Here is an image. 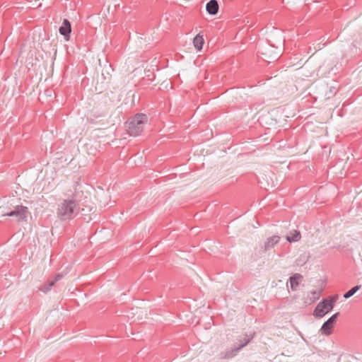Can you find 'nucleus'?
Wrapping results in <instances>:
<instances>
[{"mask_svg": "<svg viewBox=\"0 0 362 362\" xmlns=\"http://www.w3.org/2000/svg\"><path fill=\"white\" fill-rule=\"evenodd\" d=\"M279 240L280 237L279 235H273L267 238L263 246L264 251L272 249L277 243H279Z\"/></svg>", "mask_w": 362, "mask_h": 362, "instance_id": "obj_7", "label": "nucleus"}, {"mask_svg": "<svg viewBox=\"0 0 362 362\" xmlns=\"http://www.w3.org/2000/svg\"><path fill=\"white\" fill-rule=\"evenodd\" d=\"M338 300V296L335 295L329 298L323 299L316 306L314 310L315 317H324L334 306V303Z\"/></svg>", "mask_w": 362, "mask_h": 362, "instance_id": "obj_4", "label": "nucleus"}, {"mask_svg": "<svg viewBox=\"0 0 362 362\" xmlns=\"http://www.w3.org/2000/svg\"><path fill=\"white\" fill-rule=\"evenodd\" d=\"M193 45L197 51L202 50L204 45L203 36L200 34L197 35L193 39Z\"/></svg>", "mask_w": 362, "mask_h": 362, "instance_id": "obj_13", "label": "nucleus"}, {"mask_svg": "<svg viewBox=\"0 0 362 362\" xmlns=\"http://www.w3.org/2000/svg\"><path fill=\"white\" fill-rule=\"evenodd\" d=\"M240 352V347H237L234 344L233 346L230 349L222 351L219 354V357L221 359H230L235 357Z\"/></svg>", "mask_w": 362, "mask_h": 362, "instance_id": "obj_5", "label": "nucleus"}, {"mask_svg": "<svg viewBox=\"0 0 362 362\" xmlns=\"http://www.w3.org/2000/svg\"><path fill=\"white\" fill-rule=\"evenodd\" d=\"M338 316H339V313H335V314L332 315L331 317H338Z\"/></svg>", "mask_w": 362, "mask_h": 362, "instance_id": "obj_18", "label": "nucleus"}, {"mask_svg": "<svg viewBox=\"0 0 362 362\" xmlns=\"http://www.w3.org/2000/svg\"><path fill=\"white\" fill-rule=\"evenodd\" d=\"M303 276L300 274H295L293 276L289 278V282L291 288L293 291H296L297 287L299 285L300 281L302 279Z\"/></svg>", "mask_w": 362, "mask_h": 362, "instance_id": "obj_11", "label": "nucleus"}, {"mask_svg": "<svg viewBox=\"0 0 362 362\" xmlns=\"http://www.w3.org/2000/svg\"><path fill=\"white\" fill-rule=\"evenodd\" d=\"M252 338V337H250L247 334L239 336L236 339V342L235 343V344H236L237 347H240V351L250 342Z\"/></svg>", "mask_w": 362, "mask_h": 362, "instance_id": "obj_9", "label": "nucleus"}, {"mask_svg": "<svg viewBox=\"0 0 362 362\" xmlns=\"http://www.w3.org/2000/svg\"><path fill=\"white\" fill-rule=\"evenodd\" d=\"M337 318H328L326 322H325L321 327L322 333L325 334H329L332 332V327L336 322Z\"/></svg>", "mask_w": 362, "mask_h": 362, "instance_id": "obj_8", "label": "nucleus"}, {"mask_svg": "<svg viewBox=\"0 0 362 362\" xmlns=\"http://www.w3.org/2000/svg\"><path fill=\"white\" fill-rule=\"evenodd\" d=\"M360 287H361L360 286H356L353 287L348 292H346L344 294V298H350L360 288Z\"/></svg>", "mask_w": 362, "mask_h": 362, "instance_id": "obj_16", "label": "nucleus"}, {"mask_svg": "<svg viewBox=\"0 0 362 362\" xmlns=\"http://www.w3.org/2000/svg\"><path fill=\"white\" fill-rule=\"evenodd\" d=\"M206 11L210 15H216L218 11V4L216 0H210L206 6Z\"/></svg>", "mask_w": 362, "mask_h": 362, "instance_id": "obj_10", "label": "nucleus"}, {"mask_svg": "<svg viewBox=\"0 0 362 362\" xmlns=\"http://www.w3.org/2000/svg\"><path fill=\"white\" fill-rule=\"evenodd\" d=\"M132 315H140L139 313L136 312V313H132Z\"/></svg>", "mask_w": 362, "mask_h": 362, "instance_id": "obj_19", "label": "nucleus"}, {"mask_svg": "<svg viewBox=\"0 0 362 362\" xmlns=\"http://www.w3.org/2000/svg\"><path fill=\"white\" fill-rule=\"evenodd\" d=\"M80 206L75 195L61 199L58 204L57 216L61 221L73 219L79 212Z\"/></svg>", "mask_w": 362, "mask_h": 362, "instance_id": "obj_2", "label": "nucleus"}, {"mask_svg": "<svg viewBox=\"0 0 362 362\" xmlns=\"http://www.w3.org/2000/svg\"><path fill=\"white\" fill-rule=\"evenodd\" d=\"M29 211L27 206L20 204L15 196H5L0 198V217L10 216L18 221H25Z\"/></svg>", "mask_w": 362, "mask_h": 362, "instance_id": "obj_1", "label": "nucleus"}, {"mask_svg": "<svg viewBox=\"0 0 362 362\" xmlns=\"http://www.w3.org/2000/svg\"><path fill=\"white\" fill-rule=\"evenodd\" d=\"M307 260V257L305 255H301L296 259V263L298 265H303Z\"/></svg>", "mask_w": 362, "mask_h": 362, "instance_id": "obj_17", "label": "nucleus"}, {"mask_svg": "<svg viewBox=\"0 0 362 362\" xmlns=\"http://www.w3.org/2000/svg\"><path fill=\"white\" fill-rule=\"evenodd\" d=\"M59 33L64 37L66 40H69L71 31V23L67 19L63 21L62 26L59 29Z\"/></svg>", "mask_w": 362, "mask_h": 362, "instance_id": "obj_6", "label": "nucleus"}, {"mask_svg": "<svg viewBox=\"0 0 362 362\" xmlns=\"http://www.w3.org/2000/svg\"><path fill=\"white\" fill-rule=\"evenodd\" d=\"M147 122V116L144 114H137L129 119L126 123L128 134L130 136H136L144 130L145 124Z\"/></svg>", "mask_w": 362, "mask_h": 362, "instance_id": "obj_3", "label": "nucleus"}, {"mask_svg": "<svg viewBox=\"0 0 362 362\" xmlns=\"http://www.w3.org/2000/svg\"><path fill=\"white\" fill-rule=\"evenodd\" d=\"M62 275L59 274L56 276L55 279L53 281H50L48 283V286L46 285L44 286V288L42 289L44 292H47L54 285L56 281H59L62 278Z\"/></svg>", "mask_w": 362, "mask_h": 362, "instance_id": "obj_14", "label": "nucleus"}, {"mask_svg": "<svg viewBox=\"0 0 362 362\" xmlns=\"http://www.w3.org/2000/svg\"><path fill=\"white\" fill-rule=\"evenodd\" d=\"M309 298L312 302H314L315 300H317L320 296V291H312L309 293Z\"/></svg>", "mask_w": 362, "mask_h": 362, "instance_id": "obj_15", "label": "nucleus"}, {"mask_svg": "<svg viewBox=\"0 0 362 362\" xmlns=\"http://www.w3.org/2000/svg\"><path fill=\"white\" fill-rule=\"evenodd\" d=\"M300 233L297 230H293L289 232L288 235H286V239L289 243H295L300 240Z\"/></svg>", "mask_w": 362, "mask_h": 362, "instance_id": "obj_12", "label": "nucleus"}]
</instances>
